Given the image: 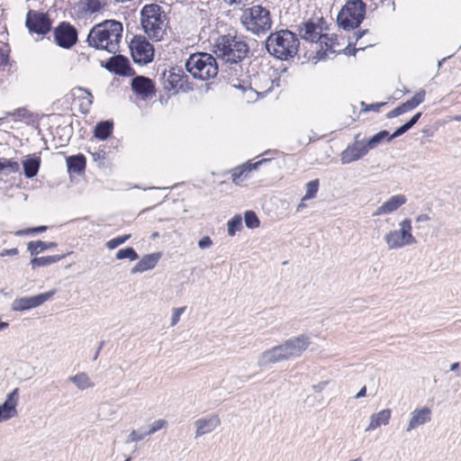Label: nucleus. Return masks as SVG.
Returning <instances> with one entry per match:
<instances>
[{"mask_svg":"<svg viewBox=\"0 0 461 461\" xmlns=\"http://www.w3.org/2000/svg\"><path fill=\"white\" fill-rule=\"evenodd\" d=\"M310 344V337L306 334L290 338L283 343L261 352L258 357V366L260 368H265L282 361L300 357Z\"/></svg>","mask_w":461,"mask_h":461,"instance_id":"obj_1","label":"nucleus"},{"mask_svg":"<svg viewBox=\"0 0 461 461\" xmlns=\"http://www.w3.org/2000/svg\"><path fill=\"white\" fill-rule=\"evenodd\" d=\"M122 23L114 20H107L95 25L89 32L87 42L90 47L105 50L110 53L119 51L122 37Z\"/></svg>","mask_w":461,"mask_h":461,"instance_id":"obj_2","label":"nucleus"},{"mask_svg":"<svg viewBox=\"0 0 461 461\" xmlns=\"http://www.w3.org/2000/svg\"><path fill=\"white\" fill-rule=\"evenodd\" d=\"M140 25L147 37L155 41L163 40L168 27V17L158 4H147L140 10Z\"/></svg>","mask_w":461,"mask_h":461,"instance_id":"obj_3","label":"nucleus"},{"mask_svg":"<svg viewBox=\"0 0 461 461\" xmlns=\"http://www.w3.org/2000/svg\"><path fill=\"white\" fill-rule=\"evenodd\" d=\"M249 48L243 36L226 34L220 36L214 44V53L228 63H238L244 59Z\"/></svg>","mask_w":461,"mask_h":461,"instance_id":"obj_4","label":"nucleus"},{"mask_svg":"<svg viewBox=\"0 0 461 461\" xmlns=\"http://www.w3.org/2000/svg\"><path fill=\"white\" fill-rule=\"evenodd\" d=\"M266 48L270 55L278 59L286 60L297 54L299 40L294 32L281 30L272 32L267 37Z\"/></svg>","mask_w":461,"mask_h":461,"instance_id":"obj_5","label":"nucleus"},{"mask_svg":"<svg viewBox=\"0 0 461 461\" xmlns=\"http://www.w3.org/2000/svg\"><path fill=\"white\" fill-rule=\"evenodd\" d=\"M299 33L304 41L320 43L321 50L317 52L319 59H325L328 56V52L332 54L339 52V50L334 49L335 45H337V38L322 33V28L318 23L312 21L303 23L300 26Z\"/></svg>","mask_w":461,"mask_h":461,"instance_id":"obj_6","label":"nucleus"},{"mask_svg":"<svg viewBox=\"0 0 461 461\" xmlns=\"http://www.w3.org/2000/svg\"><path fill=\"white\" fill-rule=\"evenodd\" d=\"M240 21L248 31L257 35L266 33L272 26L270 12L259 5L244 10Z\"/></svg>","mask_w":461,"mask_h":461,"instance_id":"obj_7","label":"nucleus"},{"mask_svg":"<svg viewBox=\"0 0 461 461\" xmlns=\"http://www.w3.org/2000/svg\"><path fill=\"white\" fill-rule=\"evenodd\" d=\"M186 70L201 80L213 78L218 74V64L209 53H194L185 62Z\"/></svg>","mask_w":461,"mask_h":461,"instance_id":"obj_8","label":"nucleus"},{"mask_svg":"<svg viewBox=\"0 0 461 461\" xmlns=\"http://www.w3.org/2000/svg\"><path fill=\"white\" fill-rule=\"evenodd\" d=\"M410 218H405L398 223V230H391L384 236L388 250H397L417 243L412 233V224Z\"/></svg>","mask_w":461,"mask_h":461,"instance_id":"obj_9","label":"nucleus"},{"mask_svg":"<svg viewBox=\"0 0 461 461\" xmlns=\"http://www.w3.org/2000/svg\"><path fill=\"white\" fill-rule=\"evenodd\" d=\"M366 4L362 0H348L339 11L337 23L344 30H353L365 19Z\"/></svg>","mask_w":461,"mask_h":461,"instance_id":"obj_10","label":"nucleus"},{"mask_svg":"<svg viewBox=\"0 0 461 461\" xmlns=\"http://www.w3.org/2000/svg\"><path fill=\"white\" fill-rule=\"evenodd\" d=\"M132 59L138 64H148L154 58V48L145 36L136 35L130 43Z\"/></svg>","mask_w":461,"mask_h":461,"instance_id":"obj_11","label":"nucleus"},{"mask_svg":"<svg viewBox=\"0 0 461 461\" xmlns=\"http://www.w3.org/2000/svg\"><path fill=\"white\" fill-rule=\"evenodd\" d=\"M25 25L31 33L45 35L51 29V21L47 14L30 10L26 15Z\"/></svg>","mask_w":461,"mask_h":461,"instance_id":"obj_12","label":"nucleus"},{"mask_svg":"<svg viewBox=\"0 0 461 461\" xmlns=\"http://www.w3.org/2000/svg\"><path fill=\"white\" fill-rule=\"evenodd\" d=\"M56 294L50 290L34 296H25L14 300L11 309L14 312H24L41 306Z\"/></svg>","mask_w":461,"mask_h":461,"instance_id":"obj_13","label":"nucleus"},{"mask_svg":"<svg viewBox=\"0 0 461 461\" xmlns=\"http://www.w3.org/2000/svg\"><path fill=\"white\" fill-rule=\"evenodd\" d=\"M55 42L61 48L69 49L77 41V31L69 23H60L53 32Z\"/></svg>","mask_w":461,"mask_h":461,"instance_id":"obj_14","label":"nucleus"},{"mask_svg":"<svg viewBox=\"0 0 461 461\" xmlns=\"http://www.w3.org/2000/svg\"><path fill=\"white\" fill-rule=\"evenodd\" d=\"M368 151L365 140H356L354 143L348 145L346 149L341 152V163L346 165L357 161L366 156Z\"/></svg>","mask_w":461,"mask_h":461,"instance_id":"obj_15","label":"nucleus"},{"mask_svg":"<svg viewBox=\"0 0 461 461\" xmlns=\"http://www.w3.org/2000/svg\"><path fill=\"white\" fill-rule=\"evenodd\" d=\"M132 91L141 99L147 100L155 96L156 90L153 81L143 76H137L131 80Z\"/></svg>","mask_w":461,"mask_h":461,"instance_id":"obj_16","label":"nucleus"},{"mask_svg":"<svg viewBox=\"0 0 461 461\" xmlns=\"http://www.w3.org/2000/svg\"><path fill=\"white\" fill-rule=\"evenodd\" d=\"M406 203L407 198L404 194H399L392 195L375 209L372 216L378 217L392 214L398 211Z\"/></svg>","mask_w":461,"mask_h":461,"instance_id":"obj_17","label":"nucleus"},{"mask_svg":"<svg viewBox=\"0 0 461 461\" xmlns=\"http://www.w3.org/2000/svg\"><path fill=\"white\" fill-rule=\"evenodd\" d=\"M19 399V388L14 389L7 394L5 401L0 405V422L8 420L17 416V404Z\"/></svg>","mask_w":461,"mask_h":461,"instance_id":"obj_18","label":"nucleus"},{"mask_svg":"<svg viewBox=\"0 0 461 461\" xmlns=\"http://www.w3.org/2000/svg\"><path fill=\"white\" fill-rule=\"evenodd\" d=\"M221 419L217 414H209L194 421L195 438L212 433L221 425Z\"/></svg>","mask_w":461,"mask_h":461,"instance_id":"obj_19","label":"nucleus"},{"mask_svg":"<svg viewBox=\"0 0 461 461\" xmlns=\"http://www.w3.org/2000/svg\"><path fill=\"white\" fill-rule=\"evenodd\" d=\"M425 95V90L420 89L410 100L402 103V104L395 107L393 110L390 111L386 114V117L388 119H392L413 110L414 108H416L418 105L424 102Z\"/></svg>","mask_w":461,"mask_h":461,"instance_id":"obj_20","label":"nucleus"},{"mask_svg":"<svg viewBox=\"0 0 461 461\" xmlns=\"http://www.w3.org/2000/svg\"><path fill=\"white\" fill-rule=\"evenodd\" d=\"M104 68L116 75L127 77L132 75V68L130 66L129 59L122 55L109 59Z\"/></svg>","mask_w":461,"mask_h":461,"instance_id":"obj_21","label":"nucleus"},{"mask_svg":"<svg viewBox=\"0 0 461 461\" xmlns=\"http://www.w3.org/2000/svg\"><path fill=\"white\" fill-rule=\"evenodd\" d=\"M268 160V158H263L255 163H246L233 168L231 170L232 182L236 185H239L249 177V175L252 170L258 169L260 165L267 162Z\"/></svg>","mask_w":461,"mask_h":461,"instance_id":"obj_22","label":"nucleus"},{"mask_svg":"<svg viewBox=\"0 0 461 461\" xmlns=\"http://www.w3.org/2000/svg\"><path fill=\"white\" fill-rule=\"evenodd\" d=\"M164 77L173 90L185 89L188 78L183 68L178 67L171 68L167 74H164Z\"/></svg>","mask_w":461,"mask_h":461,"instance_id":"obj_23","label":"nucleus"},{"mask_svg":"<svg viewBox=\"0 0 461 461\" xmlns=\"http://www.w3.org/2000/svg\"><path fill=\"white\" fill-rule=\"evenodd\" d=\"M280 78L272 79L266 74H259L255 79V91L258 95L265 96L272 92L276 86H279Z\"/></svg>","mask_w":461,"mask_h":461,"instance_id":"obj_24","label":"nucleus"},{"mask_svg":"<svg viewBox=\"0 0 461 461\" xmlns=\"http://www.w3.org/2000/svg\"><path fill=\"white\" fill-rule=\"evenodd\" d=\"M431 420V410L428 407H422L420 409H415L411 413V419L409 420L406 431L410 432L412 429L421 426Z\"/></svg>","mask_w":461,"mask_h":461,"instance_id":"obj_25","label":"nucleus"},{"mask_svg":"<svg viewBox=\"0 0 461 461\" xmlns=\"http://www.w3.org/2000/svg\"><path fill=\"white\" fill-rule=\"evenodd\" d=\"M161 258V253H151L143 256L140 260L131 269V274L143 273L153 269Z\"/></svg>","mask_w":461,"mask_h":461,"instance_id":"obj_26","label":"nucleus"},{"mask_svg":"<svg viewBox=\"0 0 461 461\" xmlns=\"http://www.w3.org/2000/svg\"><path fill=\"white\" fill-rule=\"evenodd\" d=\"M392 416L391 409H384L378 412H375L370 416V421L366 431L375 430L381 426L389 424Z\"/></svg>","mask_w":461,"mask_h":461,"instance_id":"obj_27","label":"nucleus"},{"mask_svg":"<svg viewBox=\"0 0 461 461\" xmlns=\"http://www.w3.org/2000/svg\"><path fill=\"white\" fill-rule=\"evenodd\" d=\"M41 158L36 155H29L23 161V172L24 176L27 178L34 177L40 169L41 167Z\"/></svg>","mask_w":461,"mask_h":461,"instance_id":"obj_28","label":"nucleus"},{"mask_svg":"<svg viewBox=\"0 0 461 461\" xmlns=\"http://www.w3.org/2000/svg\"><path fill=\"white\" fill-rule=\"evenodd\" d=\"M67 381L74 384L76 387L80 391H84L95 386V384L92 382L89 375L85 372H79L75 375H70L68 377Z\"/></svg>","mask_w":461,"mask_h":461,"instance_id":"obj_29","label":"nucleus"},{"mask_svg":"<svg viewBox=\"0 0 461 461\" xmlns=\"http://www.w3.org/2000/svg\"><path fill=\"white\" fill-rule=\"evenodd\" d=\"M368 33V30H362V31H358V32H354V41H352V40L350 39L349 40V42H348V45L346 49L343 50L344 53L347 54V55H355L357 51L358 50H364L366 47H370L372 46L373 44L370 43V42H367L366 43L365 45L363 43H360V46L359 48H356V47H353L352 48V45H356L357 42L362 38L364 37L366 34Z\"/></svg>","mask_w":461,"mask_h":461,"instance_id":"obj_30","label":"nucleus"},{"mask_svg":"<svg viewBox=\"0 0 461 461\" xmlns=\"http://www.w3.org/2000/svg\"><path fill=\"white\" fill-rule=\"evenodd\" d=\"M86 160L83 155L70 156L67 158L68 172L81 174L85 171Z\"/></svg>","mask_w":461,"mask_h":461,"instance_id":"obj_31","label":"nucleus"},{"mask_svg":"<svg viewBox=\"0 0 461 461\" xmlns=\"http://www.w3.org/2000/svg\"><path fill=\"white\" fill-rule=\"evenodd\" d=\"M113 123L110 121L100 122L96 124L94 136L101 140H106L113 132Z\"/></svg>","mask_w":461,"mask_h":461,"instance_id":"obj_32","label":"nucleus"},{"mask_svg":"<svg viewBox=\"0 0 461 461\" xmlns=\"http://www.w3.org/2000/svg\"><path fill=\"white\" fill-rule=\"evenodd\" d=\"M56 242H47L42 240L30 241L27 245V249L32 256L39 255L40 253L56 248Z\"/></svg>","mask_w":461,"mask_h":461,"instance_id":"obj_33","label":"nucleus"},{"mask_svg":"<svg viewBox=\"0 0 461 461\" xmlns=\"http://www.w3.org/2000/svg\"><path fill=\"white\" fill-rule=\"evenodd\" d=\"M105 5V0H81L79 2L82 11L90 14L101 11Z\"/></svg>","mask_w":461,"mask_h":461,"instance_id":"obj_34","label":"nucleus"},{"mask_svg":"<svg viewBox=\"0 0 461 461\" xmlns=\"http://www.w3.org/2000/svg\"><path fill=\"white\" fill-rule=\"evenodd\" d=\"M65 258L64 255H53V256H44L40 258H33L31 260V266L33 269L46 267L52 264H55Z\"/></svg>","mask_w":461,"mask_h":461,"instance_id":"obj_35","label":"nucleus"},{"mask_svg":"<svg viewBox=\"0 0 461 461\" xmlns=\"http://www.w3.org/2000/svg\"><path fill=\"white\" fill-rule=\"evenodd\" d=\"M391 138H389V131L384 130L376 134H375L373 137L368 139L367 140H365V144L366 145L368 150L375 149L377 146H379L384 141H390Z\"/></svg>","mask_w":461,"mask_h":461,"instance_id":"obj_36","label":"nucleus"},{"mask_svg":"<svg viewBox=\"0 0 461 461\" xmlns=\"http://www.w3.org/2000/svg\"><path fill=\"white\" fill-rule=\"evenodd\" d=\"M20 170V165L17 161L8 159L5 158H0V174L9 175L16 173Z\"/></svg>","mask_w":461,"mask_h":461,"instance_id":"obj_37","label":"nucleus"},{"mask_svg":"<svg viewBox=\"0 0 461 461\" xmlns=\"http://www.w3.org/2000/svg\"><path fill=\"white\" fill-rule=\"evenodd\" d=\"M228 226V234L230 237H233L236 232L241 230L242 229V218L240 214L233 216L227 222Z\"/></svg>","mask_w":461,"mask_h":461,"instance_id":"obj_38","label":"nucleus"},{"mask_svg":"<svg viewBox=\"0 0 461 461\" xmlns=\"http://www.w3.org/2000/svg\"><path fill=\"white\" fill-rule=\"evenodd\" d=\"M116 259L122 260V259H130L131 261H134L139 258L138 253L135 251L133 248H125L119 249L116 252L115 255Z\"/></svg>","mask_w":461,"mask_h":461,"instance_id":"obj_39","label":"nucleus"},{"mask_svg":"<svg viewBox=\"0 0 461 461\" xmlns=\"http://www.w3.org/2000/svg\"><path fill=\"white\" fill-rule=\"evenodd\" d=\"M320 182L319 179H314L306 184V193L303 197V201L313 199L319 190Z\"/></svg>","mask_w":461,"mask_h":461,"instance_id":"obj_40","label":"nucleus"},{"mask_svg":"<svg viewBox=\"0 0 461 461\" xmlns=\"http://www.w3.org/2000/svg\"><path fill=\"white\" fill-rule=\"evenodd\" d=\"M244 221L247 228L249 229H256L260 224L257 214L253 211H247L245 212Z\"/></svg>","mask_w":461,"mask_h":461,"instance_id":"obj_41","label":"nucleus"},{"mask_svg":"<svg viewBox=\"0 0 461 461\" xmlns=\"http://www.w3.org/2000/svg\"><path fill=\"white\" fill-rule=\"evenodd\" d=\"M147 436H149V435L147 434V430L143 429L142 428L138 429H133L129 434V436L126 439V443L130 444L132 442H139L140 440H143Z\"/></svg>","mask_w":461,"mask_h":461,"instance_id":"obj_42","label":"nucleus"},{"mask_svg":"<svg viewBox=\"0 0 461 461\" xmlns=\"http://www.w3.org/2000/svg\"><path fill=\"white\" fill-rule=\"evenodd\" d=\"M131 239V234H124L108 240L105 244L108 249H114Z\"/></svg>","mask_w":461,"mask_h":461,"instance_id":"obj_43","label":"nucleus"},{"mask_svg":"<svg viewBox=\"0 0 461 461\" xmlns=\"http://www.w3.org/2000/svg\"><path fill=\"white\" fill-rule=\"evenodd\" d=\"M167 425V421L163 419H159L155 420L153 423L150 424L149 429L147 430V434L152 435L156 433L157 431L166 428Z\"/></svg>","mask_w":461,"mask_h":461,"instance_id":"obj_44","label":"nucleus"},{"mask_svg":"<svg viewBox=\"0 0 461 461\" xmlns=\"http://www.w3.org/2000/svg\"><path fill=\"white\" fill-rule=\"evenodd\" d=\"M10 48L7 44L4 43L0 46V66L7 65L9 61Z\"/></svg>","mask_w":461,"mask_h":461,"instance_id":"obj_45","label":"nucleus"},{"mask_svg":"<svg viewBox=\"0 0 461 461\" xmlns=\"http://www.w3.org/2000/svg\"><path fill=\"white\" fill-rule=\"evenodd\" d=\"M185 309H186L185 306L173 309L171 322H170L171 327L176 326L179 322L180 317L185 312Z\"/></svg>","mask_w":461,"mask_h":461,"instance_id":"obj_46","label":"nucleus"},{"mask_svg":"<svg viewBox=\"0 0 461 461\" xmlns=\"http://www.w3.org/2000/svg\"><path fill=\"white\" fill-rule=\"evenodd\" d=\"M46 230H47L46 226H39V227H36V228H30V229H26V230H17L15 232V236L28 235V234H31V233H40V232L45 231Z\"/></svg>","mask_w":461,"mask_h":461,"instance_id":"obj_47","label":"nucleus"},{"mask_svg":"<svg viewBox=\"0 0 461 461\" xmlns=\"http://www.w3.org/2000/svg\"><path fill=\"white\" fill-rule=\"evenodd\" d=\"M212 245V240L209 236L203 237L199 242L198 246L201 249H205L210 248Z\"/></svg>","mask_w":461,"mask_h":461,"instance_id":"obj_48","label":"nucleus"},{"mask_svg":"<svg viewBox=\"0 0 461 461\" xmlns=\"http://www.w3.org/2000/svg\"><path fill=\"white\" fill-rule=\"evenodd\" d=\"M362 105L365 106V108H364L365 112H368V111L378 112L380 107L384 105V103H375V104H368L367 105L364 102H362Z\"/></svg>","mask_w":461,"mask_h":461,"instance_id":"obj_49","label":"nucleus"},{"mask_svg":"<svg viewBox=\"0 0 461 461\" xmlns=\"http://www.w3.org/2000/svg\"><path fill=\"white\" fill-rule=\"evenodd\" d=\"M408 131H409V129L404 123L403 125L399 127L392 135L389 134V138H391V140H392L393 139L402 135L403 133H405Z\"/></svg>","mask_w":461,"mask_h":461,"instance_id":"obj_50","label":"nucleus"},{"mask_svg":"<svg viewBox=\"0 0 461 461\" xmlns=\"http://www.w3.org/2000/svg\"><path fill=\"white\" fill-rule=\"evenodd\" d=\"M18 253H19V250L16 248L8 249H5L0 252V257L4 258V257H8V256H16V255H18Z\"/></svg>","mask_w":461,"mask_h":461,"instance_id":"obj_51","label":"nucleus"},{"mask_svg":"<svg viewBox=\"0 0 461 461\" xmlns=\"http://www.w3.org/2000/svg\"><path fill=\"white\" fill-rule=\"evenodd\" d=\"M420 116H421V113H417L411 118V120L409 122H407L405 123V125L408 127L409 130L414 126V124L419 121Z\"/></svg>","mask_w":461,"mask_h":461,"instance_id":"obj_52","label":"nucleus"},{"mask_svg":"<svg viewBox=\"0 0 461 461\" xmlns=\"http://www.w3.org/2000/svg\"><path fill=\"white\" fill-rule=\"evenodd\" d=\"M420 116H421V113H417L411 118V120L409 122H407L405 123V125L408 127L409 130L414 126V124L419 121Z\"/></svg>","mask_w":461,"mask_h":461,"instance_id":"obj_53","label":"nucleus"},{"mask_svg":"<svg viewBox=\"0 0 461 461\" xmlns=\"http://www.w3.org/2000/svg\"><path fill=\"white\" fill-rule=\"evenodd\" d=\"M327 384H328V382L327 381H323V382H321V383H319L317 384L312 385V389L316 393H321V392H322L325 389Z\"/></svg>","mask_w":461,"mask_h":461,"instance_id":"obj_54","label":"nucleus"},{"mask_svg":"<svg viewBox=\"0 0 461 461\" xmlns=\"http://www.w3.org/2000/svg\"><path fill=\"white\" fill-rule=\"evenodd\" d=\"M429 220H430V217L428 214H426V213L419 214L415 218L416 222L429 221Z\"/></svg>","mask_w":461,"mask_h":461,"instance_id":"obj_55","label":"nucleus"},{"mask_svg":"<svg viewBox=\"0 0 461 461\" xmlns=\"http://www.w3.org/2000/svg\"><path fill=\"white\" fill-rule=\"evenodd\" d=\"M366 386H363L360 391L356 394V398L358 399V398H361V397H364L366 396Z\"/></svg>","mask_w":461,"mask_h":461,"instance_id":"obj_56","label":"nucleus"},{"mask_svg":"<svg viewBox=\"0 0 461 461\" xmlns=\"http://www.w3.org/2000/svg\"><path fill=\"white\" fill-rule=\"evenodd\" d=\"M104 155H105L104 151L92 153V156L95 160L99 159V158H104Z\"/></svg>","mask_w":461,"mask_h":461,"instance_id":"obj_57","label":"nucleus"},{"mask_svg":"<svg viewBox=\"0 0 461 461\" xmlns=\"http://www.w3.org/2000/svg\"><path fill=\"white\" fill-rule=\"evenodd\" d=\"M224 2H226L227 4H229L230 5H240V4H243L244 2H247L248 0H223Z\"/></svg>","mask_w":461,"mask_h":461,"instance_id":"obj_58","label":"nucleus"},{"mask_svg":"<svg viewBox=\"0 0 461 461\" xmlns=\"http://www.w3.org/2000/svg\"><path fill=\"white\" fill-rule=\"evenodd\" d=\"M104 344V341H102V342L100 343V346H99V348H97V350H96V352H95V357H94V358H95V359H96V358H97V357H98V355H99V353H100L101 349L103 348Z\"/></svg>","mask_w":461,"mask_h":461,"instance_id":"obj_59","label":"nucleus"},{"mask_svg":"<svg viewBox=\"0 0 461 461\" xmlns=\"http://www.w3.org/2000/svg\"><path fill=\"white\" fill-rule=\"evenodd\" d=\"M304 201H301V203L297 205L296 211L301 212L305 207Z\"/></svg>","mask_w":461,"mask_h":461,"instance_id":"obj_60","label":"nucleus"},{"mask_svg":"<svg viewBox=\"0 0 461 461\" xmlns=\"http://www.w3.org/2000/svg\"><path fill=\"white\" fill-rule=\"evenodd\" d=\"M459 367V363L458 362H456V363H453L451 366H450V370L451 371H456L457 370Z\"/></svg>","mask_w":461,"mask_h":461,"instance_id":"obj_61","label":"nucleus"},{"mask_svg":"<svg viewBox=\"0 0 461 461\" xmlns=\"http://www.w3.org/2000/svg\"><path fill=\"white\" fill-rule=\"evenodd\" d=\"M453 121H455V122H461V113H460V114H458V115H455V116L453 117Z\"/></svg>","mask_w":461,"mask_h":461,"instance_id":"obj_62","label":"nucleus"},{"mask_svg":"<svg viewBox=\"0 0 461 461\" xmlns=\"http://www.w3.org/2000/svg\"><path fill=\"white\" fill-rule=\"evenodd\" d=\"M87 101H88V104L89 105L92 104V103H93V95L90 93H88Z\"/></svg>","mask_w":461,"mask_h":461,"instance_id":"obj_63","label":"nucleus"},{"mask_svg":"<svg viewBox=\"0 0 461 461\" xmlns=\"http://www.w3.org/2000/svg\"><path fill=\"white\" fill-rule=\"evenodd\" d=\"M7 114H8V115H16V114H17V115H21V110H17V111H16L15 113H8Z\"/></svg>","mask_w":461,"mask_h":461,"instance_id":"obj_64","label":"nucleus"}]
</instances>
